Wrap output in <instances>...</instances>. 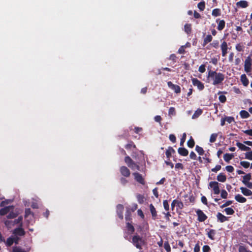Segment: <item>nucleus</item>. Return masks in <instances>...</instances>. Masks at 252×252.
Wrapping results in <instances>:
<instances>
[{
  "mask_svg": "<svg viewBox=\"0 0 252 252\" xmlns=\"http://www.w3.org/2000/svg\"><path fill=\"white\" fill-rule=\"evenodd\" d=\"M208 77L213 80V84L217 85L220 84L224 79V75L221 73H217L215 71L209 70Z\"/></svg>",
  "mask_w": 252,
  "mask_h": 252,
  "instance_id": "nucleus-1",
  "label": "nucleus"
},
{
  "mask_svg": "<svg viewBox=\"0 0 252 252\" xmlns=\"http://www.w3.org/2000/svg\"><path fill=\"white\" fill-rule=\"evenodd\" d=\"M131 243L137 249L139 250H141L142 246L145 244V240L137 234L132 236Z\"/></svg>",
  "mask_w": 252,
  "mask_h": 252,
  "instance_id": "nucleus-2",
  "label": "nucleus"
},
{
  "mask_svg": "<svg viewBox=\"0 0 252 252\" xmlns=\"http://www.w3.org/2000/svg\"><path fill=\"white\" fill-rule=\"evenodd\" d=\"M13 236L17 237L24 236L26 234V232L23 229L22 226H19L12 231Z\"/></svg>",
  "mask_w": 252,
  "mask_h": 252,
  "instance_id": "nucleus-3",
  "label": "nucleus"
},
{
  "mask_svg": "<svg viewBox=\"0 0 252 252\" xmlns=\"http://www.w3.org/2000/svg\"><path fill=\"white\" fill-rule=\"evenodd\" d=\"M242 183L249 189H252V182H250V181L251 179V173H248L243 176Z\"/></svg>",
  "mask_w": 252,
  "mask_h": 252,
  "instance_id": "nucleus-4",
  "label": "nucleus"
},
{
  "mask_svg": "<svg viewBox=\"0 0 252 252\" xmlns=\"http://www.w3.org/2000/svg\"><path fill=\"white\" fill-rule=\"evenodd\" d=\"M209 187L212 189L214 194H219L220 193V189L218 182L216 181H212L209 183Z\"/></svg>",
  "mask_w": 252,
  "mask_h": 252,
  "instance_id": "nucleus-5",
  "label": "nucleus"
},
{
  "mask_svg": "<svg viewBox=\"0 0 252 252\" xmlns=\"http://www.w3.org/2000/svg\"><path fill=\"white\" fill-rule=\"evenodd\" d=\"M195 212L197 216V220L199 222L204 221L208 218L204 212L200 209H197L195 211Z\"/></svg>",
  "mask_w": 252,
  "mask_h": 252,
  "instance_id": "nucleus-6",
  "label": "nucleus"
},
{
  "mask_svg": "<svg viewBox=\"0 0 252 252\" xmlns=\"http://www.w3.org/2000/svg\"><path fill=\"white\" fill-rule=\"evenodd\" d=\"M191 80L192 84L196 86L199 90L202 91L204 89V84L197 78H193Z\"/></svg>",
  "mask_w": 252,
  "mask_h": 252,
  "instance_id": "nucleus-7",
  "label": "nucleus"
},
{
  "mask_svg": "<svg viewBox=\"0 0 252 252\" xmlns=\"http://www.w3.org/2000/svg\"><path fill=\"white\" fill-rule=\"evenodd\" d=\"M168 87L176 94H179L181 92V88L179 86L174 84L172 82H167Z\"/></svg>",
  "mask_w": 252,
  "mask_h": 252,
  "instance_id": "nucleus-8",
  "label": "nucleus"
},
{
  "mask_svg": "<svg viewBox=\"0 0 252 252\" xmlns=\"http://www.w3.org/2000/svg\"><path fill=\"white\" fill-rule=\"evenodd\" d=\"M121 175L125 177H128L130 175L129 169L125 166H122L120 168Z\"/></svg>",
  "mask_w": 252,
  "mask_h": 252,
  "instance_id": "nucleus-9",
  "label": "nucleus"
},
{
  "mask_svg": "<svg viewBox=\"0 0 252 252\" xmlns=\"http://www.w3.org/2000/svg\"><path fill=\"white\" fill-rule=\"evenodd\" d=\"M221 50V54L222 57H225L227 53L228 45L225 41H223L220 46Z\"/></svg>",
  "mask_w": 252,
  "mask_h": 252,
  "instance_id": "nucleus-10",
  "label": "nucleus"
},
{
  "mask_svg": "<svg viewBox=\"0 0 252 252\" xmlns=\"http://www.w3.org/2000/svg\"><path fill=\"white\" fill-rule=\"evenodd\" d=\"M133 176L134 177L135 180L137 182H138L139 183H140V184H141L142 185H144L145 184L144 179V178L142 177V175L140 173L136 172V173H134L133 174Z\"/></svg>",
  "mask_w": 252,
  "mask_h": 252,
  "instance_id": "nucleus-11",
  "label": "nucleus"
},
{
  "mask_svg": "<svg viewBox=\"0 0 252 252\" xmlns=\"http://www.w3.org/2000/svg\"><path fill=\"white\" fill-rule=\"evenodd\" d=\"M14 208V206L13 205L8 206L2 208L0 209V216H4L7 214L10 211V210L13 209Z\"/></svg>",
  "mask_w": 252,
  "mask_h": 252,
  "instance_id": "nucleus-12",
  "label": "nucleus"
},
{
  "mask_svg": "<svg viewBox=\"0 0 252 252\" xmlns=\"http://www.w3.org/2000/svg\"><path fill=\"white\" fill-rule=\"evenodd\" d=\"M216 216L218 221L221 223L224 222L226 221H228L229 220V217H227L224 216L220 212H218Z\"/></svg>",
  "mask_w": 252,
  "mask_h": 252,
  "instance_id": "nucleus-13",
  "label": "nucleus"
},
{
  "mask_svg": "<svg viewBox=\"0 0 252 252\" xmlns=\"http://www.w3.org/2000/svg\"><path fill=\"white\" fill-rule=\"evenodd\" d=\"M124 206L122 204H118L117 206V212L118 217L122 220L123 219Z\"/></svg>",
  "mask_w": 252,
  "mask_h": 252,
  "instance_id": "nucleus-14",
  "label": "nucleus"
},
{
  "mask_svg": "<svg viewBox=\"0 0 252 252\" xmlns=\"http://www.w3.org/2000/svg\"><path fill=\"white\" fill-rule=\"evenodd\" d=\"M4 223L5 226L8 229H10L12 227H13L15 224H18V223L16 219H15L14 220H6L4 221Z\"/></svg>",
  "mask_w": 252,
  "mask_h": 252,
  "instance_id": "nucleus-15",
  "label": "nucleus"
},
{
  "mask_svg": "<svg viewBox=\"0 0 252 252\" xmlns=\"http://www.w3.org/2000/svg\"><path fill=\"white\" fill-rule=\"evenodd\" d=\"M150 210L152 215V219L156 220L157 219V212L154 206L152 204L149 205Z\"/></svg>",
  "mask_w": 252,
  "mask_h": 252,
  "instance_id": "nucleus-16",
  "label": "nucleus"
},
{
  "mask_svg": "<svg viewBox=\"0 0 252 252\" xmlns=\"http://www.w3.org/2000/svg\"><path fill=\"white\" fill-rule=\"evenodd\" d=\"M184 204L181 201L176 199V210L177 213L181 214L180 211L184 208Z\"/></svg>",
  "mask_w": 252,
  "mask_h": 252,
  "instance_id": "nucleus-17",
  "label": "nucleus"
},
{
  "mask_svg": "<svg viewBox=\"0 0 252 252\" xmlns=\"http://www.w3.org/2000/svg\"><path fill=\"white\" fill-rule=\"evenodd\" d=\"M216 22L218 23L217 29L219 31H222L225 27V22L224 20L217 19Z\"/></svg>",
  "mask_w": 252,
  "mask_h": 252,
  "instance_id": "nucleus-18",
  "label": "nucleus"
},
{
  "mask_svg": "<svg viewBox=\"0 0 252 252\" xmlns=\"http://www.w3.org/2000/svg\"><path fill=\"white\" fill-rule=\"evenodd\" d=\"M236 5L238 7L245 8L249 6V3L246 0H240L237 2Z\"/></svg>",
  "mask_w": 252,
  "mask_h": 252,
  "instance_id": "nucleus-19",
  "label": "nucleus"
},
{
  "mask_svg": "<svg viewBox=\"0 0 252 252\" xmlns=\"http://www.w3.org/2000/svg\"><path fill=\"white\" fill-rule=\"evenodd\" d=\"M178 152L182 156H187L189 154L188 150L184 147H180L178 149Z\"/></svg>",
  "mask_w": 252,
  "mask_h": 252,
  "instance_id": "nucleus-20",
  "label": "nucleus"
},
{
  "mask_svg": "<svg viewBox=\"0 0 252 252\" xmlns=\"http://www.w3.org/2000/svg\"><path fill=\"white\" fill-rule=\"evenodd\" d=\"M240 189L241 190L242 193L244 195H245V196L252 195V191L250 189H249L246 188H244V187H241Z\"/></svg>",
  "mask_w": 252,
  "mask_h": 252,
  "instance_id": "nucleus-21",
  "label": "nucleus"
},
{
  "mask_svg": "<svg viewBox=\"0 0 252 252\" xmlns=\"http://www.w3.org/2000/svg\"><path fill=\"white\" fill-rule=\"evenodd\" d=\"M125 219L126 222H131V212L129 209H127L126 211L125 214Z\"/></svg>",
  "mask_w": 252,
  "mask_h": 252,
  "instance_id": "nucleus-22",
  "label": "nucleus"
},
{
  "mask_svg": "<svg viewBox=\"0 0 252 252\" xmlns=\"http://www.w3.org/2000/svg\"><path fill=\"white\" fill-rule=\"evenodd\" d=\"M235 199L237 202L240 203H245L247 201V199L245 197H243L239 194L235 196Z\"/></svg>",
  "mask_w": 252,
  "mask_h": 252,
  "instance_id": "nucleus-23",
  "label": "nucleus"
},
{
  "mask_svg": "<svg viewBox=\"0 0 252 252\" xmlns=\"http://www.w3.org/2000/svg\"><path fill=\"white\" fill-rule=\"evenodd\" d=\"M216 234V231L214 229H210L207 233V235L208 237L212 240H215V235Z\"/></svg>",
  "mask_w": 252,
  "mask_h": 252,
  "instance_id": "nucleus-24",
  "label": "nucleus"
},
{
  "mask_svg": "<svg viewBox=\"0 0 252 252\" xmlns=\"http://www.w3.org/2000/svg\"><path fill=\"white\" fill-rule=\"evenodd\" d=\"M175 150L171 146H169L165 152V155L167 158H169L171 157L172 153H175Z\"/></svg>",
  "mask_w": 252,
  "mask_h": 252,
  "instance_id": "nucleus-25",
  "label": "nucleus"
},
{
  "mask_svg": "<svg viewBox=\"0 0 252 252\" xmlns=\"http://www.w3.org/2000/svg\"><path fill=\"white\" fill-rule=\"evenodd\" d=\"M125 148L128 150H131L132 149H136V145L134 144V143L132 141H129L128 143L126 145Z\"/></svg>",
  "mask_w": 252,
  "mask_h": 252,
  "instance_id": "nucleus-26",
  "label": "nucleus"
},
{
  "mask_svg": "<svg viewBox=\"0 0 252 252\" xmlns=\"http://www.w3.org/2000/svg\"><path fill=\"white\" fill-rule=\"evenodd\" d=\"M217 180L220 182H224L226 180V177L223 173H220L217 176Z\"/></svg>",
  "mask_w": 252,
  "mask_h": 252,
  "instance_id": "nucleus-27",
  "label": "nucleus"
},
{
  "mask_svg": "<svg viewBox=\"0 0 252 252\" xmlns=\"http://www.w3.org/2000/svg\"><path fill=\"white\" fill-rule=\"evenodd\" d=\"M241 80L245 86H247L249 84V80L245 74H243L241 76Z\"/></svg>",
  "mask_w": 252,
  "mask_h": 252,
  "instance_id": "nucleus-28",
  "label": "nucleus"
},
{
  "mask_svg": "<svg viewBox=\"0 0 252 252\" xmlns=\"http://www.w3.org/2000/svg\"><path fill=\"white\" fill-rule=\"evenodd\" d=\"M213 37L211 35L208 34L203 40V45L205 46L212 40Z\"/></svg>",
  "mask_w": 252,
  "mask_h": 252,
  "instance_id": "nucleus-29",
  "label": "nucleus"
},
{
  "mask_svg": "<svg viewBox=\"0 0 252 252\" xmlns=\"http://www.w3.org/2000/svg\"><path fill=\"white\" fill-rule=\"evenodd\" d=\"M233 157L234 155L233 154L226 153L224 155L223 158L226 162H228L233 158Z\"/></svg>",
  "mask_w": 252,
  "mask_h": 252,
  "instance_id": "nucleus-30",
  "label": "nucleus"
},
{
  "mask_svg": "<svg viewBox=\"0 0 252 252\" xmlns=\"http://www.w3.org/2000/svg\"><path fill=\"white\" fill-rule=\"evenodd\" d=\"M203 111L201 109H198L196 111H195L194 113L192 116V119H195L197 118L199 116H200Z\"/></svg>",
  "mask_w": 252,
  "mask_h": 252,
  "instance_id": "nucleus-31",
  "label": "nucleus"
},
{
  "mask_svg": "<svg viewBox=\"0 0 252 252\" xmlns=\"http://www.w3.org/2000/svg\"><path fill=\"white\" fill-rule=\"evenodd\" d=\"M131 223V222H126V226L127 230L130 231L131 233H133L134 232L135 229Z\"/></svg>",
  "mask_w": 252,
  "mask_h": 252,
  "instance_id": "nucleus-32",
  "label": "nucleus"
},
{
  "mask_svg": "<svg viewBox=\"0 0 252 252\" xmlns=\"http://www.w3.org/2000/svg\"><path fill=\"white\" fill-rule=\"evenodd\" d=\"M18 213L16 212H14L13 211L10 212L7 216L6 218L8 219H12L16 218L18 216Z\"/></svg>",
  "mask_w": 252,
  "mask_h": 252,
  "instance_id": "nucleus-33",
  "label": "nucleus"
},
{
  "mask_svg": "<svg viewBox=\"0 0 252 252\" xmlns=\"http://www.w3.org/2000/svg\"><path fill=\"white\" fill-rule=\"evenodd\" d=\"M185 32L187 34L190 33L191 32V25L190 24H186L184 26Z\"/></svg>",
  "mask_w": 252,
  "mask_h": 252,
  "instance_id": "nucleus-34",
  "label": "nucleus"
},
{
  "mask_svg": "<svg viewBox=\"0 0 252 252\" xmlns=\"http://www.w3.org/2000/svg\"><path fill=\"white\" fill-rule=\"evenodd\" d=\"M212 14L213 16L217 17L221 15V11L219 8H215L213 10Z\"/></svg>",
  "mask_w": 252,
  "mask_h": 252,
  "instance_id": "nucleus-35",
  "label": "nucleus"
},
{
  "mask_svg": "<svg viewBox=\"0 0 252 252\" xmlns=\"http://www.w3.org/2000/svg\"><path fill=\"white\" fill-rule=\"evenodd\" d=\"M240 115L243 119L248 118L250 116L249 113L245 110H241L240 112Z\"/></svg>",
  "mask_w": 252,
  "mask_h": 252,
  "instance_id": "nucleus-36",
  "label": "nucleus"
},
{
  "mask_svg": "<svg viewBox=\"0 0 252 252\" xmlns=\"http://www.w3.org/2000/svg\"><path fill=\"white\" fill-rule=\"evenodd\" d=\"M195 142L193 138L191 136L187 142V145L189 148H192L194 146Z\"/></svg>",
  "mask_w": 252,
  "mask_h": 252,
  "instance_id": "nucleus-37",
  "label": "nucleus"
},
{
  "mask_svg": "<svg viewBox=\"0 0 252 252\" xmlns=\"http://www.w3.org/2000/svg\"><path fill=\"white\" fill-rule=\"evenodd\" d=\"M137 200L139 204H143L144 201V196L140 194H137L136 195Z\"/></svg>",
  "mask_w": 252,
  "mask_h": 252,
  "instance_id": "nucleus-38",
  "label": "nucleus"
},
{
  "mask_svg": "<svg viewBox=\"0 0 252 252\" xmlns=\"http://www.w3.org/2000/svg\"><path fill=\"white\" fill-rule=\"evenodd\" d=\"M125 161L127 164V166H131V164L133 163L132 159L128 156L125 158Z\"/></svg>",
  "mask_w": 252,
  "mask_h": 252,
  "instance_id": "nucleus-39",
  "label": "nucleus"
},
{
  "mask_svg": "<svg viewBox=\"0 0 252 252\" xmlns=\"http://www.w3.org/2000/svg\"><path fill=\"white\" fill-rule=\"evenodd\" d=\"M195 151L200 156H202L204 154V151L202 147L199 146L198 145L196 146Z\"/></svg>",
  "mask_w": 252,
  "mask_h": 252,
  "instance_id": "nucleus-40",
  "label": "nucleus"
},
{
  "mask_svg": "<svg viewBox=\"0 0 252 252\" xmlns=\"http://www.w3.org/2000/svg\"><path fill=\"white\" fill-rule=\"evenodd\" d=\"M197 7L200 11H203L205 8V2L204 1L199 2L197 4Z\"/></svg>",
  "mask_w": 252,
  "mask_h": 252,
  "instance_id": "nucleus-41",
  "label": "nucleus"
},
{
  "mask_svg": "<svg viewBox=\"0 0 252 252\" xmlns=\"http://www.w3.org/2000/svg\"><path fill=\"white\" fill-rule=\"evenodd\" d=\"M14 243L12 236L8 238L5 242V244L7 247H10Z\"/></svg>",
  "mask_w": 252,
  "mask_h": 252,
  "instance_id": "nucleus-42",
  "label": "nucleus"
},
{
  "mask_svg": "<svg viewBox=\"0 0 252 252\" xmlns=\"http://www.w3.org/2000/svg\"><path fill=\"white\" fill-rule=\"evenodd\" d=\"M29 251H26L24 250H23L20 247H14L13 248L12 252H29Z\"/></svg>",
  "mask_w": 252,
  "mask_h": 252,
  "instance_id": "nucleus-43",
  "label": "nucleus"
},
{
  "mask_svg": "<svg viewBox=\"0 0 252 252\" xmlns=\"http://www.w3.org/2000/svg\"><path fill=\"white\" fill-rule=\"evenodd\" d=\"M218 135V134L216 133L212 134L210 137V142L211 143L215 142L216 141Z\"/></svg>",
  "mask_w": 252,
  "mask_h": 252,
  "instance_id": "nucleus-44",
  "label": "nucleus"
},
{
  "mask_svg": "<svg viewBox=\"0 0 252 252\" xmlns=\"http://www.w3.org/2000/svg\"><path fill=\"white\" fill-rule=\"evenodd\" d=\"M224 211L225 212L226 214L228 215H232L234 213V210L231 208H226L224 209Z\"/></svg>",
  "mask_w": 252,
  "mask_h": 252,
  "instance_id": "nucleus-45",
  "label": "nucleus"
},
{
  "mask_svg": "<svg viewBox=\"0 0 252 252\" xmlns=\"http://www.w3.org/2000/svg\"><path fill=\"white\" fill-rule=\"evenodd\" d=\"M23 218L22 216H19L16 219L19 226H23Z\"/></svg>",
  "mask_w": 252,
  "mask_h": 252,
  "instance_id": "nucleus-46",
  "label": "nucleus"
},
{
  "mask_svg": "<svg viewBox=\"0 0 252 252\" xmlns=\"http://www.w3.org/2000/svg\"><path fill=\"white\" fill-rule=\"evenodd\" d=\"M23 218L22 216H19L16 219L19 226H23Z\"/></svg>",
  "mask_w": 252,
  "mask_h": 252,
  "instance_id": "nucleus-47",
  "label": "nucleus"
},
{
  "mask_svg": "<svg viewBox=\"0 0 252 252\" xmlns=\"http://www.w3.org/2000/svg\"><path fill=\"white\" fill-rule=\"evenodd\" d=\"M163 246L167 252H170L171 251V248L168 241L164 242Z\"/></svg>",
  "mask_w": 252,
  "mask_h": 252,
  "instance_id": "nucleus-48",
  "label": "nucleus"
},
{
  "mask_svg": "<svg viewBox=\"0 0 252 252\" xmlns=\"http://www.w3.org/2000/svg\"><path fill=\"white\" fill-rule=\"evenodd\" d=\"M210 45L214 48L217 49L219 47V41L218 40H214Z\"/></svg>",
  "mask_w": 252,
  "mask_h": 252,
  "instance_id": "nucleus-49",
  "label": "nucleus"
},
{
  "mask_svg": "<svg viewBox=\"0 0 252 252\" xmlns=\"http://www.w3.org/2000/svg\"><path fill=\"white\" fill-rule=\"evenodd\" d=\"M163 205L164 209L166 211H168L169 210V205L168 204V202L167 200H164L163 201Z\"/></svg>",
  "mask_w": 252,
  "mask_h": 252,
  "instance_id": "nucleus-50",
  "label": "nucleus"
},
{
  "mask_svg": "<svg viewBox=\"0 0 252 252\" xmlns=\"http://www.w3.org/2000/svg\"><path fill=\"white\" fill-rule=\"evenodd\" d=\"M240 165L245 168H247L250 166V163L247 161H241L240 163Z\"/></svg>",
  "mask_w": 252,
  "mask_h": 252,
  "instance_id": "nucleus-51",
  "label": "nucleus"
},
{
  "mask_svg": "<svg viewBox=\"0 0 252 252\" xmlns=\"http://www.w3.org/2000/svg\"><path fill=\"white\" fill-rule=\"evenodd\" d=\"M244 48V46L241 43H239V44H237L236 45V49L238 51H243V49Z\"/></svg>",
  "mask_w": 252,
  "mask_h": 252,
  "instance_id": "nucleus-52",
  "label": "nucleus"
},
{
  "mask_svg": "<svg viewBox=\"0 0 252 252\" xmlns=\"http://www.w3.org/2000/svg\"><path fill=\"white\" fill-rule=\"evenodd\" d=\"M227 195H228V193H227V191L225 190L222 189L221 191L220 196H221V198H224V199H226L227 197Z\"/></svg>",
  "mask_w": 252,
  "mask_h": 252,
  "instance_id": "nucleus-53",
  "label": "nucleus"
},
{
  "mask_svg": "<svg viewBox=\"0 0 252 252\" xmlns=\"http://www.w3.org/2000/svg\"><path fill=\"white\" fill-rule=\"evenodd\" d=\"M131 166H129L130 168H131L133 170L137 169L139 170L140 167L138 165H137L136 163H135L134 161H133V163L131 164Z\"/></svg>",
  "mask_w": 252,
  "mask_h": 252,
  "instance_id": "nucleus-54",
  "label": "nucleus"
},
{
  "mask_svg": "<svg viewBox=\"0 0 252 252\" xmlns=\"http://www.w3.org/2000/svg\"><path fill=\"white\" fill-rule=\"evenodd\" d=\"M186 136H187L186 133H184L183 134L182 137L181 138V140H180V144L181 146H183L184 145V143L185 142V140L186 139Z\"/></svg>",
  "mask_w": 252,
  "mask_h": 252,
  "instance_id": "nucleus-55",
  "label": "nucleus"
},
{
  "mask_svg": "<svg viewBox=\"0 0 252 252\" xmlns=\"http://www.w3.org/2000/svg\"><path fill=\"white\" fill-rule=\"evenodd\" d=\"M245 158L249 160H252V151L247 152L245 154Z\"/></svg>",
  "mask_w": 252,
  "mask_h": 252,
  "instance_id": "nucleus-56",
  "label": "nucleus"
},
{
  "mask_svg": "<svg viewBox=\"0 0 252 252\" xmlns=\"http://www.w3.org/2000/svg\"><path fill=\"white\" fill-rule=\"evenodd\" d=\"M169 115H175L176 114L175 109L174 107H171L169 108L168 111Z\"/></svg>",
  "mask_w": 252,
  "mask_h": 252,
  "instance_id": "nucleus-57",
  "label": "nucleus"
},
{
  "mask_svg": "<svg viewBox=\"0 0 252 252\" xmlns=\"http://www.w3.org/2000/svg\"><path fill=\"white\" fill-rule=\"evenodd\" d=\"M221 166L220 165H217L216 166L211 169V171L217 173L218 171L221 169Z\"/></svg>",
  "mask_w": 252,
  "mask_h": 252,
  "instance_id": "nucleus-58",
  "label": "nucleus"
},
{
  "mask_svg": "<svg viewBox=\"0 0 252 252\" xmlns=\"http://www.w3.org/2000/svg\"><path fill=\"white\" fill-rule=\"evenodd\" d=\"M233 202V201H231V200H228V201H226L225 203H224L223 204H222V205L220 206V208H223L224 207H226L227 206H229L230 205H231Z\"/></svg>",
  "mask_w": 252,
  "mask_h": 252,
  "instance_id": "nucleus-59",
  "label": "nucleus"
},
{
  "mask_svg": "<svg viewBox=\"0 0 252 252\" xmlns=\"http://www.w3.org/2000/svg\"><path fill=\"white\" fill-rule=\"evenodd\" d=\"M224 118L226 120V122H227L229 124H231V123L234 122L235 121L234 118L233 117H225Z\"/></svg>",
  "mask_w": 252,
  "mask_h": 252,
  "instance_id": "nucleus-60",
  "label": "nucleus"
},
{
  "mask_svg": "<svg viewBox=\"0 0 252 252\" xmlns=\"http://www.w3.org/2000/svg\"><path fill=\"white\" fill-rule=\"evenodd\" d=\"M220 101L221 103H224L226 101V97L224 95H220L219 97Z\"/></svg>",
  "mask_w": 252,
  "mask_h": 252,
  "instance_id": "nucleus-61",
  "label": "nucleus"
},
{
  "mask_svg": "<svg viewBox=\"0 0 252 252\" xmlns=\"http://www.w3.org/2000/svg\"><path fill=\"white\" fill-rule=\"evenodd\" d=\"M236 146L242 151H244L246 147L245 145L243 144L242 143L239 142L236 143Z\"/></svg>",
  "mask_w": 252,
  "mask_h": 252,
  "instance_id": "nucleus-62",
  "label": "nucleus"
},
{
  "mask_svg": "<svg viewBox=\"0 0 252 252\" xmlns=\"http://www.w3.org/2000/svg\"><path fill=\"white\" fill-rule=\"evenodd\" d=\"M203 252H210L211 251L210 247L208 245H205L202 248Z\"/></svg>",
  "mask_w": 252,
  "mask_h": 252,
  "instance_id": "nucleus-63",
  "label": "nucleus"
},
{
  "mask_svg": "<svg viewBox=\"0 0 252 252\" xmlns=\"http://www.w3.org/2000/svg\"><path fill=\"white\" fill-rule=\"evenodd\" d=\"M239 252H251V251L247 250L246 248L243 246H240L239 248Z\"/></svg>",
  "mask_w": 252,
  "mask_h": 252,
  "instance_id": "nucleus-64",
  "label": "nucleus"
}]
</instances>
